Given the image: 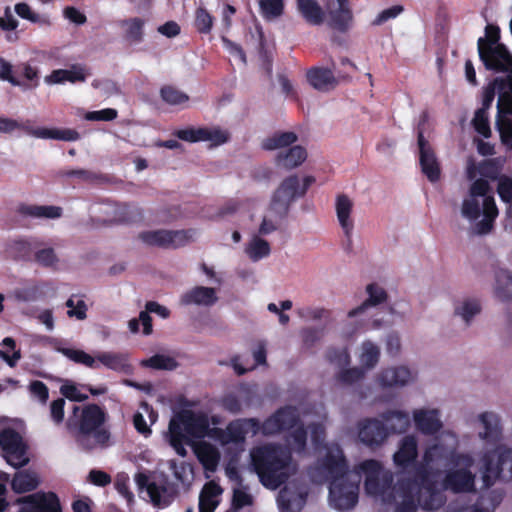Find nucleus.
Masks as SVG:
<instances>
[{
	"label": "nucleus",
	"instance_id": "44",
	"mask_svg": "<svg viewBox=\"0 0 512 512\" xmlns=\"http://www.w3.org/2000/svg\"><path fill=\"white\" fill-rule=\"evenodd\" d=\"M231 481L237 482L239 484L238 487L233 489V499H232V507L234 509H241L246 506H250L253 504V497L248 492L247 488L244 486H241V477L239 476V480H232Z\"/></svg>",
	"mask_w": 512,
	"mask_h": 512
},
{
	"label": "nucleus",
	"instance_id": "60",
	"mask_svg": "<svg viewBox=\"0 0 512 512\" xmlns=\"http://www.w3.org/2000/svg\"><path fill=\"white\" fill-rule=\"evenodd\" d=\"M12 71V64L0 57V79L8 81L13 86H22V82L13 76Z\"/></svg>",
	"mask_w": 512,
	"mask_h": 512
},
{
	"label": "nucleus",
	"instance_id": "33",
	"mask_svg": "<svg viewBox=\"0 0 512 512\" xmlns=\"http://www.w3.org/2000/svg\"><path fill=\"white\" fill-rule=\"evenodd\" d=\"M244 252L251 261L258 262L270 255L271 247L267 240L258 234H253L247 242Z\"/></svg>",
	"mask_w": 512,
	"mask_h": 512
},
{
	"label": "nucleus",
	"instance_id": "23",
	"mask_svg": "<svg viewBox=\"0 0 512 512\" xmlns=\"http://www.w3.org/2000/svg\"><path fill=\"white\" fill-rule=\"evenodd\" d=\"M388 436V430L382 420L366 419L359 423L358 437L367 446H378Z\"/></svg>",
	"mask_w": 512,
	"mask_h": 512
},
{
	"label": "nucleus",
	"instance_id": "61",
	"mask_svg": "<svg viewBox=\"0 0 512 512\" xmlns=\"http://www.w3.org/2000/svg\"><path fill=\"white\" fill-rule=\"evenodd\" d=\"M497 193L503 202L512 198V179L508 176L498 178Z\"/></svg>",
	"mask_w": 512,
	"mask_h": 512
},
{
	"label": "nucleus",
	"instance_id": "20",
	"mask_svg": "<svg viewBox=\"0 0 512 512\" xmlns=\"http://www.w3.org/2000/svg\"><path fill=\"white\" fill-rule=\"evenodd\" d=\"M412 418L416 429L425 435L437 434L443 428L441 412L437 408H417L413 410Z\"/></svg>",
	"mask_w": 512,
	"mask_h": 512
},
{
	"label": "nucleus",
	"instance_id": "36",
	"mask_svg": "<svg viewBox=\"0 0 512 512\" xmlns=\"http://www.w3.org/2000/svg\"><path fill=\"white\" fill-rule=\"evenodd\" d=\"M145 21L135 17L120 21L119 25L123 29L124 38L130 43H139L143 39V27Z\"/></svg>",
	"mask_w": 512,
	"mask_h": 512
},
{
	"label": "nucleus",
	"instance_id": "2",
	"mask_svg": "<svg viewBox=\"0 0 512 512\" xmlns=\"http://www.w3.org/2000/svg\"><path fill=\"white\" fill-rule=\"evenodd\" d=\"M459 439L451 430L442 431L423 453L420 465L412 474L398 481L401 504L394 512H416L418 507L432 511L440 508L445 498L443 489L454 493L475 490V459L469 453H458Z\"/></svg>",
	"mask_w": 512,
	"mask_h": 512
},
{
	"label": "nucleus",
	"instance_id": "21",
	"mask_svg": "<svg viewBox=\"0 0 512 512\" xmlns=\"http://www.w3.org/2000/svg\"><path fill=\"white\" fill-rule=\"evenodd\" d=\"M418 146H419V162L423 174L431 182H436L440 178V165L438 159L431 148L428 141L424 138L420 132L418 134Z\"/></svg>",
	"mask_w": 512,
	"mask_h": 512
},
{
	"label": "nucleus",
	"instance_id": "51",
	"mask_svg": "<svg viewBox=\"0 0 512 512\" xmlns=\"http://www.w3.org/2000/svg\"><path fill=\"white\" fill-rule=\"evenodd\" d=\"M472 124L478 134L484 138L491 136L488 112L478 109L473 117Z\"/></svg>",
	"mask_w": 512,
	"mask_h": 512
},
{
	"label": "nucleus",
	"instance_id": "16",
	"mask_svg": "<svg viewBox=\"0 0 512 512\" xmlns=\"http://www.w3.org/2000/svg\"><path fill=\"white\" fill-rule=\"evenodd\" d=\"M416 379V373L406 365L390 366L376 375V382L383 388H402Z\"/></svg>",
	"mask_w": 512,
	"mask_h": 512
},
{
	"label": "nucleus",
	"instance_id": "31",
	"mask_svg": "<svg viewBox=\"0 0 512 512\" xmlns=\"http://www.w3.org/2000/svg\"><path fill=\"white\" fill-rule=\"evenodd\" d=\"M216 290L209 287H195L185 293L181 300L184 304L211 306L217 301Z\"/></svg>",
	"mask_w": 512,
	"mask_h": 512
},
{
	"label": "nucleus",
	"instance_id": "14",
	"mask_svg": "<svg viewBox=\"0 0 512 512\" xmlns=\"http://www.w3.org/2000/svg\"><path fill=\"white\" fill-rule=\"evenodd\" d=\"M0 445L7 463L15 468L26 465L29 458L21 436L11 428L0 432Z\"/></svg>",
	"mask_w": 512,
	"mask_h": 512
},
{
	"label": "nucleus",
	"instance_id": "15",
	"mask_svg": "<svg viewBox=\"0 0 512 512\" xmlns=\"http://www.w3.org/2000/svg\"><path fill=\"white\" fill-rule=\"evenodd\" d=\"M477 420L481 425L478 437L483 441V452L488 449L493 450L502 445V428L500 418L494 412H483L477 416Z\"/></svg>",
	"mask_w": 512,
	"mask_h": 512
},
{
	"label": "nucleus",
	"instance_id": "3",
	"mask_svg": "<svg viewBox=\"0 0 512 512\" xmlns=\"http://www.w3.org/2000/svg\"><path fill=\"white\" fill-rule=\"evenodd\" d=\"M308 424L310 441L317 451L318 461L311 468L310 476L314 482H329V504L339 511L352 509L358 502L359 483L365 477V490L370 496L381 501L380 512H394L395 504H401L397 493L398 483L391 487L392 474L383 469L376 460H366L358 465L353 472L348 471L347 462L341 448L336 444L321 445L324 439V426L307 419L298 423ZM306 434L307 431L302 429Z\"/></svg>",
	"mask_w": 512,
	"mask_h": 512
},
{
	"label": "nucleus",
	"instance_id": "62",
	"mask_svg": "<svg viewBox=\"0 0 512 512\" xmlns=\"http://www.w3.org/2000/svg\"><path fill=\"white\" fill-rule=\"evenodd\" d=\"M202 128H186L175 131L174 135L179 139L187 142H200L202 141Z\"/></svg>",
	"mask_w": 512,
	"mask_h": 512
},
{
	"label": "nucleus",
	"instance_id": "6",
	"mask_svg": "<svg viewBox=\"0 0 512 512\" xmlns=\"http://www.w3.org/2000/svg\"><path fill=\"white\" fill-rule=\"evenodd\" d=\"M105 418V412L98 405L90 404L81 409L76 441L83 449L92 450L108 443L110 434L103 426Z\"/></svg>",
	"mask_w": 512,
	"mask_h": 512
},
{
	"label": "nucleus",
	"instance_id": "25",
	"mask_svg": "<svg viewBox=\"0 0 512 512\" xmlns=\"http://www.w3.org/2000/svg\"><path fill=\"white\" fill-rule=\"evenodd\" d=\"M417 455L418 441L415 436L408 435L401 440L393 460L397 467L405 469L415 462Z\"/></svg>",
	"mask_w": 512,
	"mask_h": 512
},
{
	"label": "nucleus",
	"instance_id": "8",
	"mask_svg": "<svg viewBox=\"0 0 512 512\" xmlns=\"http://www.w3.org/2000/svg\"><path fill=\"white\" fill-rule=\"evenodd\" d=\"M367 299L359 306L347 313V323L342 328V335L345 338H352L364 327V318L368 309L377 306L387 299V293L377 283H370L366 286Z\"/></svg>",
	"mask_w": 512,
	"mask_h": 512
},
{
	"label": "nucleus",
	"instance_id": "54",
	"mask_svg": "<svg viewBox=\"0 0 512 512\" xmlns=\"http://www.w3.org/2000/svg\"><path fill=\"white\" fill-rule=\"evenodd\" d=\"M259 6L267 19L276 18L283 12V0H259Z\"/></svg>",
	"mask_w": 512,
	"mask_h": 512
},
{
	"label": "nucleus",
	"instance_id": "37",
	"mask_svg": "<svg viewBox=\"0 0 512 512\" xmlns=\"http://www.w3.org/2000/svg\"><path fill=\"white\" fill-rule=\"evenodd\" d=\"M298 9L307 22L319 25L323 21V12L315 0H297Z\"/></svg>",
	"mask_w": 512,
	"mask_h": 512
},
{
	"label": "nucleus",
	"instance_id": "40",
	"mask_svg": "<svg viewBox=\"0 0 512 512\" xmlns=\"http://www.w3.org/2000/svg\"><path fill=\"white\" fill-rule=\"evenodd\" d=\"M297 141V136L293 132H282L273 135L263 142V148L266 150L285 151L288 146Z\"/></svg>",
	"mask_w": 512,
	"mask_h": 512
},
{
	"label": "nucleus",
	"instance_id": "24",
	"mask_svg": "<svg viewBox=\"0 0 512 512\" xmlns=\"http://www.w3.org/2000/svg\"><path fill=\"white\" fill-rule=\"evenodd\" d=\"M136 482L140 487L146 485V493L154 506L164 508L171 503L173 495L164 485L149 482L144 474H138L136 476Z\"/></svg>",
	"mask_w": 512,
	"mask_h": 512
},
{
	"label": "nucleus",
	"instance_id": "13",
	"mask_svg": "<svg viewBox=\"0 0 512 512\" xmlns=\"http://www.w3.org/2000/svg\"><path fill=\"white\" fill-rule=\"evenodd\" d=\"M478 52L487 69L512 74V55L504 45H484L483 38H480Z\"/></svg>",
	"mask_w": 512,
	"mask_h": 512
},
{
	"label": "nucleus",
	"instance_id": "11",
	"mask_svg": "<svg viewBox=\"0 0 512 512\" xmlns=\"http://www.w3.org/2000/svg\"><path fill=\"white\" fill-rule=\"evenodd\" d=\"M20 128H22V126L17 120L0 116V133H11ZM23 129L28 135L39 139L76 141L80 137L79 133L73 129H59L47 127H23Z\"/></svg>",
	"mask_w": 512,
	"mask_h": 512
},
{
	"label": "nucleus",
	"instance_id": "26",
	"mask_svg": "<svg viewBox=\"0 0 512 512\" xmlns=\"http://www.w3.org/2000/svg\"><path fill=\"white\" fill-rule=\"evenodd\" d=\"M381 355L380 347L371 340H364L358 346L356 358L360 365L358 367L365 374L366 371L373 369L379 362Z\"/></svg>",
	"mask_w": 512,
	"mask_h": 512
},
{
	"label": "nucleus",
	"instance_id": "46",
	"mask_svg": "<svg viewBox=\"0 0 512 512\" xmlns=\"http://www.w3.org/2000/svg\"><path fill=\"white\" fill-rule=\"evenodd\" d=\"M25 213L36 218L56 219L62 215V209L58 206H29Z\"/></svg>",
	"mask_w": 512,
	"mask_h": 512
},
{
	"label": "nucleus",
	"instance_id": "42",
	"mask_svg": "<svg viewBox=\"0 0 512 512\" xmlns=\"http://www.w3.org/2000/svg\"><path fill=\"white\" fill-rule=\"evenodd\" d=\"M59 352L75 363L82 364L92 369L98 368L97 355L94 357L83 350L75 348H60Z\"/></svg>",
	"mask_w": 512,
	"mask_h": 512
},
{
	"label": "nucleus",
	"instance_id": "38",
	"mask_svg": "<svg viewBox=\"0 0 512 512\" xmlns=\"http://www.w3.org/2000/svg\"><path fill=\"white\" fill-rule=\"evenodd\" d=\"M481 311V304L475 298H466L459 301L455 306V315L459 316L465 323L469 324L473 317Z\"/></svg>",
	"mask_w": 512,
	"mask_h": 512
},
{
	"label": "nucleus",
	"instance_id": "35",
	"mask_svg": "<svg viewBox=\"0 0 512 512\" xmlns=\"http://www.w3.org/2000/svg\"><path fill=\"white\" fill-rule=\"evenodd\" d=\"M307 78L309 83L318 90H328L336 83L332 71L327 68H313L308 72Z\"/></svg>",
	"mask_w": 512,
	"mask_h": 512
},
{
	"label": "nucleus",
	"instance_id": "17",
	"mask_svg": "<svg viewBox=\"0 0 512 512\" xmlns=\"http://www.w3.org/2000/svg\"><path fill=\"white\" fill-rule=\"evenodd\" d=\"M308 491L305 485L290 483L278 495L277 502L280 512H300L306 503Z\"/></svg>",
	"mask_w": 512,
	"mask_h": 512
},
{
	"label": "nucleus",
	"instance_id": "7",
	"mask_svg": "<svg viewBox=\"0 0 512 512\" xmlns=\"http://www.w3.org/2000/svg\"><path fill=\"white\" fill-rule=\"evenodd\" d=\"M479 470L484 487L491 486L498 478H512V448L502 444L496 449H488L480 455Z\"/></svg>",
	"mask_w": 512,
	"mask_h": 512
},
{
	"label": "nucleus",
	"instance_id": "10",
	"mask_svg": "<svg viewBox=\"0 0 512 512\" xmlns=\"http://www.w3.org/2000/svg\"><path fill=\"white\" fill-rule=\"evenodd\" d=\"M326 359L337 370V380L342 384H353L364 378L358 367H350L351 356L347 345L332 346L326 352Z\"/></svg>",
	"mask_w": 512,
	"mask_h": 512
},
{
	"label": "nucleus",
	"instance_id": "58",
	"mask_svg": "<svg viewBox=\"0 0 512 512\" xmlns=\"http://www.w3.org/2000/svg\"><path fill=\"white\" fill-rule=\"evenodd\" d=\"M35 260L42 266L52 267L58 262V258L52 248H42L35 253Z\"/></svg>",
	"mask_w": 512,
	"mask_h": 512
},
{
	"label": "nucleus",
	"instance_id": "9",
	"mask_svg": "<svg viewBox=\"0 0 512 512\" xmlns=\"http://www.w3.org/2000/svg\"><path fill=\"white\" fill-rule=\"evenodd\" d=\"M314 179L310 176L302 180L296 175L285 178L271 197V211L276 214H286L290 205L302 197Z\"/></svg>",
	"mask_w": 512,
	"mask_h": 512
},
{
	"label": "nucleus",
	"instance_id": "29",
	"mask_svg": "<svg viewBox=\"0 0 512 512\" xmlns=\"http://www.w3.org/2000/svg\"><path fill=\"white\" fill-rule=\"evenodd\" d=\"M194 452L205 469L214 471L220 460L218 449L206 441H199L193 445Z\"/></svg>",
	"mask_w": 512,
	"mask_h": 512
},
{
	"label": "nucleus",
	"instance_id": "1",
	"mask_svg": "<svg viewBox=\"0 0 512 512\" xmlns=\"http://www.w3.org/2000/svg\"><path fill=\"white\" fill-rule=\"evenodd\" d=\"M220 423L219 416L209 417L204 411L184 410L170 421L168 441L176 453L184 457L189 437L202 439L208 436L222 447H228L225 474L229 479L239 480V461L246 438L258 433L268 436L287 432L285 439L289 449L276 444L255 446L249 452L247 468L257 474L263 486L271 490L280 487L296 473L297 465L292 460L291 452L302 453L306 447V433L298 423L296 409H279L263 424L255 418L236 419L221 429L216 427Z\"/></svg>",
	"mask_w": 512,
	"mask_h": 512
},
{
	"label": "nucleus",
	"instance_id": "41",
	"mask_svg": "<svg viewBox=\"0 0 512 512\" xmlns=\"http://www.w3.org/2000/svg\"><path fill=\"white\" fill-rule=\"evenodd\" d=\"M490 167L491 164L487 161L477 165L474 160L470 159L466 165V177L472 182L480 178L494 180L497 178V176L495 173L489 172Z\"/></svg>",
	"mask_w": 512,
	"mask_h": 512
},
{
	"label": "nucleus",
	"instance_id": "18",
	"mask_svg": "<svg viewBox=\"0 0 512 512\" xmlns=\"http://www.w3.org/2000/svg\"><path fill=\"white\" fill-rule=\"evenodd\" d=\"M354 200L346 194H338L335 198L334 209L337 222L348 241H351L355 228Z\"/></svg>",
	"mask_w": 512,
	"mask_h": 512
},
{
	"label": "nucleus",
	"instance_id": "32",
	"mask_svg": "<svg viewBox=\"0 0 512 512\" xmlns=\"http://www.w3.org/2000/svg\"><path fill=\"white\" fill-rule=\"evenodd\" d=\"M97 364L98 367L103 365L117 372L129 373L131 371L128 357L123 353L100 352L97 354Z\"/></svg>",
	"mask_w": 512,
	"mask_h": 512
},
{
	"label": "nucleus",
	"instance_id": "50",
	"mask_svg": "<svg viewBox=\"0 0 512 512\" xmlns=\"http://www.w3.org/2000/svg\"><path fill=\"white\" fill-rule=\"evenodd\" d=\"M202 141L209 142L213 146L224 144L229 139L227 131L218 127L202 128Z\"/></svg>",
	"mask_w": 512,
	"mask_h": 512
},
{
	"label": "nucleus",
	"instance_id": "5",
	"mask_svg": "<svg viewBox=\"0 0 512 512\" xmlns=\"http://www.w3.org/2000/svg\"><path fill=\"white\" fill-rule=\"evenodd\" d=\"M498 92L496 127L502 143L512 150V73L505 78H496L483 91L482 107L487 111Z\"/></svg>",
	"mask_w": 512,
	"mask_h": 512
},
{
	"label": "nucleus",
	"instance_id": "63",
	"mask_svg": "<svg viewBox=\"0 0 512 512\" xmlns=\"http://www.w3.org/2000/svg\"><path fill=\"white\" fill-rule=\"evenodd\" d=\"M403 11V7L401 5H394L392 7H389L387 9H384L381 11L376 19L373 21L375 25H381L391 19L396 18L398 15H400Z\"/></svg>",
	"mask_w": 512,
	"mask_h": 512
},
{
	"label": "nucleus",
	"instance_id": "45",
	"mask_svg": "<svg viewBox=\"0 0 512 512\" xmlns=\"http://www.w3.org/2000/svg\"><path fill=\"white\" fill-rule=\"evenodd\" d=\"M16 14L32 23H37L40 25H49L50 21L48 17L40 15L32 10V8L26 3H18L14 7Z\"/></svg>",
	"mask_w": 512,
	"mask_h": 512
},
{
	"label": "nucleus",
	"instance_id": "59",
	"mask_svg": "<svg viewBox=\"0 0 512 512\" xmlns=\"http://www.w3.org/2000/svg\"><path fill=\"white\" fill-rule=\"evenodd\" d=\"M117 110L106 108L99 111L87 112L84 116L87 121H112L117 117Z\"/></svg>",
	"mask_w": 512,
	"mask_h": 512
},
{
	"label": "nucleus",
	"instance_id": "27",
	"mask_svg": "<svg viewBox=\"0 0 512 512\" xmlns=\"http://www.w3.org/2000/svg\"><path fill=\"white\" fill-rule=\"evenodd\" d=\"M85 79V69L79 65H73L69 69L53 70L49 75L45 76L44 81L48 85H56L66 82H84Z\"/></svg>",
	"mask_w": 512,
	"mask_h": 512
},
{
	"label": "nucleus",
	"instance_id": "47",
	"mask_svg": "<svg viewBox=\"0 0 512 512\" xmlns=\"http://www.w3.org/2000/svg\"><path fill=\"white\" fill-rule=\"evenodd\" d=\"M284 215L285 214H276L275 212L271 211V205L269 204V207L259 226L258 235H268L274 232L278 227L280 219Z\"/></svg>",
	"mask_w": 512,
	"mask_h": 512
},
{
	"label": "nucleus",
	"instance_id": "12",
	"mask_svg": "<svg viewBox=\"0 0 512 512\" xmlns=\"http://www.w3.org/2000/svg\"><path fill=\"white\" fill-rule=\"evenodd\" d=\"M194 235V231L158 229L140 233L139 239L150 246L177 248L188 243Z\"/></svg>",
	"mask_w": 512,
	"mask_h": 512
},
{
	"label": "nucleus",
	"instance_id": "55",
	"mask_svg": "<svg viewBox=\"0 0 512 512\" xmlns=\"http://www.w3.org/2000/svg\"><path fill=\"white\" fill-rule=\"evenodd\" d=\"M161 97L169 105H182L188 101L186 94L171 86L161 89Z\"/></svg>",
	"mask_w": 512,
	"mask_h": 512
},
{
	"label": "nucleus",
	"instance_id": "19",
	"mask_svg": "<svg viewBox=\"0 0 512 512\" xmlns=\"http://www.w3.org/2000/svg\"><path fill=\"white\" fill-rule=\"evenodd\" d=\"M19 512H61L59 499L52 492H37L22 498Z\"/></svg>",
	"mask_w": 512,
	"mask_h": 512
},
{
	"label": "nucleus",
	"instance_id": "28",
	"mask_svg": "<svg viewBox=\"0 0 512 512\" xmlns=\"http://www.w3.org/2000/svg\"><path fill=\"white\" fill-rule=\"evenodd\" d=\"M222 492L216 482L206 483L199 496V512H214L220 503Z\"/></svg>",
	"mask_w": 512,
	"mask_h": 512
},
{
	"label": "nucleus",
	"instance_id": "53",
	"mask_svg": "<svg viewBox=\"0 0 512 512\" xmlns=\"http://www.w3.org/2000/svg\"><path fill=\"white\" fill-rule=\"evenodd\" d=\"M68 308L67 315L69 317H75L78 320H84L87 317V305L84 300L70 297L66 301Z\"/></svg>",
	"mask_w": 512,
	"mask_h": 512
},
{
	"label": "nucleus",
	"instance_id": "22",
	"mask_svg": "<svg viewBox=\"0 0 512 512\" xmlns=\"http://www.w3.org/2000/svg\"><path fill=\"white\" fill-rule=\"evenodd\" d=\"M326 9L331 27L339 31L351 27L353 16L348 0H329Z\"/></svg>",
	"mask_w": 512,
	"mask_h": 512
},
{
	"label": "nucleus",
	"instance_id": "30",
	"mask_svg": "<svg viewBox=\"0 0 512 512\" xmlns=\"http://www.w3.org/2000/svg\"><path fill=\"white\" fill-rule=\"evenodd\" d=\"M307 157L305 149L299 145H295L285 151H279L276 155L275 162L278 167L284 169H293L301 165Z\"/></svg>",
	"mask_w": 512,
	"mask_h": 512
},
{
	"label": "nucleus",
	"instance_id": "52",
	"mask_svg": "<svg viewBox=\"0 0 512 512\" xmlns=\"http://www.w3.org/2000/svg\"><path fill=\"white\" fill-rule=\"evenodd\" d=\"M142 364L155 369L165 370H173L177 367V363L174 358L162 354L152 356L149 359L144 360Z\"/></svg>",
	"mask_w": 512,
	"mask_h": 512
},
{
	"label": "nucleus",
	"instance_id": "43",
	"mask_svg": "<svg viewBox=\"0 0 512 512\" xmlns=\"http://www.w3.org/2000/svg\"><path fill=\"white\" fill-rule=\"evenodd\" d=\"M495 293L502 300L512 299V273L500 270L496 273Z\"/></svg>",
	"mask_w": 512,
	"mask_h": 512
},
{
	"label": "nucleus",
	"instance_id": "48",
	"mask_svg": "<svg viewBox=\"0 0 512 512\" xmlns=\"http://www.w3.org/2000/svg\"><path fill=\"white\" fill-rule=\"evenodd\" d=\"M3 345L9 348V351L0 350V358H2L10 367H15L21 359L20 349H16V342L11 337L3 339Z\"/></svg>",
	"mask_w": 512,
	"mask_h": 512
},
{
	"label": "nucleus",
	"instance_id": "56",
	"mask_svg": "<svg viewBox=\"0 0 512 512\" xmlns=\"http://www.w3.org/2000/svg\"><path fill=\"white\" fill-rule=\"evenodd\" d=\"M140 324L143 326V334L149 335L152 332L151 317L147 312H140L139 318L131 319L128 323L129 329L132 333L139 330Z\"/></svg>",
	"mask_w": 512,
	"mask_h": 512
},
{
	"label": "nucleus",
	"instance_id": "49",
	"mask_svg": "<svg viewBox=\"0 0 512 512\" xmlns=\"http://www.w3.org/2000/svg\"><path fill=\"white\" fill-rule=\"evenodd\" d=\"M87 385H76L72 382H65L60 391L62 395L72 401H84L88 398L87 393L85 392Z\"/></svg>",
	"mask_w": 512,
	"mask_h": 512
},
{
	"label": "nucleus",
	"instance_id": "57",
	"mask_svg": "<svg viewBox=\"0 0 512 512\" xmlns=\"http://www.w3.org/2000/svg\"><path fill=\"white\" fill-rule=\"evenodd\" d=\"M213 24L212 16L203 8H198L196 11L195 25L202 33H208Z\"/></svg>",
	"mask_w": 512,
	"mask_h": 512
},
{
	"label": "nucleus",
	"instance_id": "34",
	"mask_svg": "<svg viewBox=\"0 0 512 512\" xmlns=\"http://www.w3.org/2000/svg\"><path fill=\"white\" fill-rule=\"evenodd\" d=\"M382 421L388 430V434L405 432L410 426L409 414L401 410L387 412L382 416Z\"/></svg>",
	"mask_w": 512,
	"mask_h": 512
},
{
	"label": "nucleus",
	"instance_id": "64",
	"mask_svg": "<svg viewBox=\"0 0 512 512\" xmlns=\"http://www.w3.org/2000/svg\"><path fill=\"white\" fill-rule=\"evenodd\" d=\"M501 498L498 497L496 501H489V504L486 505L488 499L482 497L481 500L473 507L465 508L462 512H493L496 506L500 503Z\"/></svg>",
	"mask_w": 512,
	"mask_h": 512
},
{
	"label": "nucleus",
	"instance_id": "4",
	"mask_svg": "<svg viewBox=\"0 0 512 512\" xmlns=\"http://www.w3.org/2000/svg\"><path fill=\"white\" fill-rule=\"evenodd\" d=\"M460 214L473 224V231L478 235H486L493 230L499 211L487 179L480 178L470 184L462 199Z\"/></svg>",
	"mask_w": 512,
	"mask_h": 512
},
{
	"label": "nucleus",
	"instance_id": "39",
	"mask_svg": "<svg viewBox=\"0 0 512 512\" xmlns=\"http://www.w3.org/2000/svg\"><path fill=\"white\" fill-rule=\"evenodd\" d=\"M39 485V479L33 472L21 471L15 474L12 480V489L16 493H25L34 490Z\"/></svg>",
	"mask_w": 512,
	"mask_h": 512
}]
</instances>
